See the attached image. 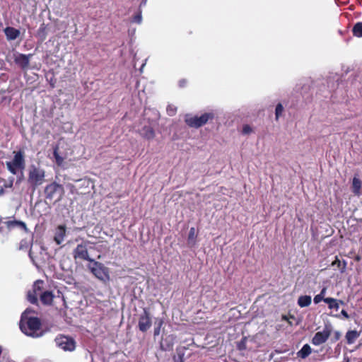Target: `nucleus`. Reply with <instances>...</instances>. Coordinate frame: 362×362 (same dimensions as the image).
<instances>
[{"instance_id":"1","label":"nucleus","mask_w":362,"mask_h":362,"mask_svg":"<svg viewBox=\"0 0 362 362\" xmlns=\"http://www.w3.org/2000/svg\"><path fill=\"white\" fill-rule=\"evenodd\" d=\"M41 321L37 317H30L25 320H21L20 328L28 336L39 337L42 335L41 332Z\"/></svg>"},{"instance_id":"2","label":"nucleus","mask_w":362,"mask_h":362,"mask_svg":"<svg viewBox=\"0 0 362 362\" xmlns=\"http://www.w3.org/2000/svg\"><path fill=\"white\" fill-rule=\"evenodd\" d=\"M87 267L92 274L99 280L107 281L110 279L109 269L103 263L93 259L90 260Z\"/></svg>"},{"instance_id":"3","label":"nucleus","mask_w":362,"mask_h":362,"mask_svg":"<svg viewBox=\"0 0 362 362\" xmlns=\"http://www.w3.org/2000/svg\"><path fill=\"white\" fill-rule=\"evenodd\" d=\"M64 193V187L58 182H51L46 186L45 194L47 199L53 200L54 202L62 199Z\"/></svg>"},{"instance_id":"4","label":"nucleus","mask_w":362,"mask_h":362,"mask_svg":"<svg viewBox=\"0 0 362 362\" xmlns=\"http://www.w3.org/2000/svg\"><path fill=\"white\" fill-rule=\"evenodd\" d=\"M90 244V243L88 240L78 244L72 253L74 259L88 261L89 262H90V260H93V259L90 257L88 254V250L93 248V247L89 246Z\"/></svg>"},{"instance_id":"5","label":"nucleus","mask_w":362,"mask_h":362,"mask_svg":"<svg viewBox=\"0 0 362 362\" xmlns=\"http://www.w3.org/2000/svg\"><path fill=\"white\" fill-rule=\"evenodd\" d=\"M6 165L8 170L13 174H16L19 170L23 169L25 161L23 153L21 151L16 152L13 159L11 161L7 162Z\"/></svg>"},{"instance_id":"6","label":"nucleus","mask_w":362,"mask_h":362,"mask_svg":"<svg viewBox=\"0 0 362 362\" xmlns=\"http://www.w3.org/2000/svg\"><path fill=\"white\" fill-rule=\"evenodd\" d=\"M54 341L57 345L65 351H73L76 349V341L71 337L59 335Z\"/></svg>"},{"instance_id":"7","label":"nucleus","mask_w":362,"mask_h":362,"mask_svg":"<svg viewBox=\"0 0 362 362\" xmlns=\"http://www.w3.org/2000/svg\"><path fill=\"white\" fill-rule=\"evenodd\" d=\"M214 118V114L211 112L204 113L200 117H187L185 122L192 127L198 128L205 124L209 119Z\"/></svg>"},{"instance_id":"8","label":"nucleus","mask_w":362,"mask_h":362,"mask_svg":"<svg viewBox=\"0 0 362 362\" xmlns=\"http://www.w3.org/2000/svg\"><path fill=\"white\" fill-rule=\"evenodd\" d=\"M332 333V326L326 325L323 331L317 332L313 337L311 342L315 346L321 345L327 341Z\"/></svg>"},{"instance_id":"9","label":"nucleus","mask_w":362,"mask_h":362,"mask_svg":"<svg viewBox=\"0 0 362 362\" xmlns=\"http://www.w3.org/2000/svg\"><path fill=\"white\" fill-rule=\"evenodd\" d=\"M152 325L150 312L148 308L143 310V313L139 317L138 327L141 332H146Z\"/></svg>"},{"instance_id":"10","label":"nucleus","mask_w":362,"mask_h":362,"mask_svg":"<svg viewBox=\"0 0 362 362\" xmlns=\"http://www.w3.org/2000/svg\"><path fill=\"white\" fill-rule=\"evenodd\" d=\"M44 281L42 280H37L33 285V289L28 291L27 294L28 300L32 304H37V296H40L42 291V285Z\"/></svg>"},{"instance_id":"11","label":"nucleus","mask_w":362,"mask_h":362,"mask_svg":"<svg viewBox=\"0 0 362 362\" xmlns=\"http://www.w3.org/2000/svg\"><path fill=\"white\" fill-rule=\"evenodd\" d=\"M29 177L30 181H40L45 177V171L40 166L32 165L30 168Z\"/></svg>"},{"instance_id":"12","label":"nucleus","mask_w":362,"mask_h":362,"mask_svg":"<svg viewBox=\"0 0 362 362\" xmlns=\"http://www.w3.org/2000/svg\"><path fill=\"white\" fill-rule=\"evenodd\" d=\"M32 54L25 55L23 54H16L14 60L22 69H27L29 66L30 59Z\"/></svg>"},{"instance_id":"13","label":"nucleus","mask_w":362,"mask_h":362,"mask_svg":"<svg viewBox=\"0 0 362 362\" xmlns=\"http://www.w3.org/2000/svg\"><path fill=\"white\" fill-rule=\"evenodd\" d=\"M66 228L65 225L58 226L54 232V240L57 245H60L64 240Z\"/></svg>"},{"instance_id":"14","label":"nucleus","mask_w":362,"mask_h":362,"mask_svg":"<svg viewBox=\"0 0 362 362\" xmlns=\"http://www.w3.org/2000/svg\"><path fill=\"white\" fill-rule=\"evenodd\" d=\"M54 296L52 291H45L44 292L41 291L40 294V301L43 305H50L52 304L53 299Z\"/></svg>"},{"instance_id":"15","label":"nucleus","mask_w":362,"mask_h":362,"mask_svg":"<svg viewBox=\"0 0 362 362\" xmlns=\"http://www.w3.org/2000/svg\"><path fill=\"white\" fill-rule=\"evenodd\" d=\"M359 336L360 332L357 330H349L345 335L346 343L348 344H353Z\"/></svg>"},{"instance_id":"16","label":"nucleus","mask_w":362,"mask_h":362,"mask_svg":"<svg viewBox=\"0 0 362 362\" xmlns=\"http://www.w3.org/2000/svg\"><path fill=\"white\" fill-rule=\"evenodd\" d=\"M5 35L8 40H16L20 35V31L12 27H7L4 30Z\"/></svg>"},{"instance_id":"17","label":"nucleus","mask_w":362,"mask_h":362,"mask_svg":"<svg viewBox=\"0 0 362 362\" xmlns=\"http://www.w3.org/2000/svg\"><path fill=\"white\" fill-rule=\"evenodd\" d=\"M346 262L345 260L341 261L337 256L335 257V259L332 262L331 266H337L341 273H344L346 269Z\"/></svg>"},{"instance_id":"18","label":"nucleus","mask_w":362,"mask_h":362,"mask_svg":"<svg viewBox=\"0 0 362 362\" xmlns=\"http://www.w3.org/2000/svg\"><path fill=\"white\" fill-rule=\"evenodd\" d=\"M312 303V298L310 296H300L298 298V305L300 308L308 307Z\"/></svg>"},{"instance_id":"19","label":"nucleus","mask_w":362,"mask_h":362,"mask_svg":"<svg viewBox=\"0 0 362 362\" xmlns=\"http://www.w3.org/2000/svg\"><path fill=\"white\" fill-rule=\"evenodd\" d=\"M312 352V349L310 346L308 344H304L301 349L298 351L297 355L298 357L301 358H305L308 357Z\"/></svg>"},{"instance_id":"20","label":"nucleus","mask_w":362,"mask_h":362,"mask_svg":"<svg viewBox=\"0 0 362 362\" xmlns=\"http://www.w3.org/2000/svg\"><path fill=\"white\" fill-rule=\"evenodd\" d=\"M325 303H326L328 305V308L330 310H338L339 306L337 303V299L331 297L326 298L325 299Z\"/></svg>"},{"instance_id":"21","label":"nucleus","mask_w":362,"mask_h":362,"mask_svg":"<svg viewBox=\"0 0 362 362\" xmlns=\"http://www.w3.org/2000/svg\"><path fill=\"white\" fill-rule=\"evenodd\" d=\"M141 134L148 139H152L155 136L154 131L151 127H144Z\"/></svg>"},{"instance_id":"22","label":"nucleus","mask_w":362,"mask_h":362,"mask_svg":"<svg viewBox=\"0 0 362 362\" xmlns=\"http://www.w3.org/2000/svg\"><path fill=\"white\" fill-rule=\"evenodd\" d=\"M196 239H197V235L195 233V228L194 227H192L189 229L188 238H187V243L188 245L191 246H194L196 244Z\"/></svg>"},{"instance_id":"23","label":"nucleus","mask_w":362,"mask_h":362,"mask_svg":"<svg viewBox=\"0 0 362 362\" xmlns=\"http://www.w3.org/2000/svg\"><path fill=\"white\" fill-rule=\"evenodd\" d=\"M206 298H209V300L206 303H204L205 308L209 309H215L217 307V300H215L214 296H211V297L207 296Z\"/></svg>"},{"instance_id":"24","label":"nucleus","mask_w":362,"mask_h":362,"mask_svg":"<svg viewBox=\"0 0 362 362\" xmlns=\"http://www.w3.org/2000/svg\"><path fill=\"white\" fill-rule=\"evenodd\" d=\"M362 182H352L351 189L353 193L359 197L361 193Z\"/></svg>"},{"instance_id":"25","label":"nucleus","mask_w":362,"mask_h":362,"mask_svg":"<svg viewBox=\"0 0 362 362\" xmlns=\"http://www.w3.org/2000/svg\"><path fill=\"white\" fill-rule=\"evenodd\" d=\"M354 35L358 37H362V23H357L353 28Z\"/></svg>"},{"instance_id":"26","label":"nucleus","mask_w":362,"mask_h":362,"mask_svg":"<svg viewBox=\"0 0 362 362\" xmlns=\"http://www.w3.org/2000/svg\"><path fill=\"white\" fill-rule=\"evenodd\" d=\"M184 355L183 350L177 349V355L174 356V361L184 362Z\"/></svg>"},{"instance_id":"27","label":"nucleus","mask_w":362,"mask_h":362,"mask_svg":"<svg viewBox=\"0 0 362 362\" xmlns=\"http://www.w3.org/2000/svg\"><path fill=\"white\" fill-rule=\"evenodd\" d=\"M284 111V107L281 103H279L275 110V116L276 119L278 120L279 117L282 115V112Z\"/></svg>"},{"instance_id":"28","label":"nucleus","mask_w":362,"mask_h":362,"mask_svg":"<svg viewBox=\"0 0 362 362\" xmlns=\"http://www.w3.org/2000/svg\"><path fill=\"white\" fill-rule=\"evenodd\" d=\"M252 132H253L252 128L250 125L245 124L243 126V130H242V132L243 134L248 135V134H251Z\"/></svg>"},{"instance_id":"29","label":"nucleus","mask_w":362,"mask_h":362,"mask_svg":"<svg viewBox=\"0 0 362 362\" xmlns=\"http://www.w3.org/2000/svg\"><path fill=\"white\" fill-rule=\"evenodd\" d=\"M341 337V334L339 331H334L333 333V337L331 338V341L336 342L337 341L339 340V339Z\"/></svg>"},{"instance_id":"30","label":"nucleus","mask_w":362,"mask_h":362,"mask_svg":"<svg viewBox=\"0 0 362 362\" xmlns=\"http://www.w3.org/2000/svg\"><path fill=\"white\" fill-rule=\"evenodd\" d=\"M167 112L170 116H173L176 112V107L173 105H169L167 107Z\"/></svg>"},{"instance_id":"31","label":"nucleus","mask_w":362,"mask_h":362,"mask_svg":"<svg viewBox=\"0 0 362 362\" xmlns=\"http://www.w3.org/2000/svg\"><path fill=\"white\" fill-rule=\"evenodd\" d=\"M325 298H322V297L321 296V295L317 294V295H316V296L314 297L313 301H314V303H315V304H318L319 303H320V302H321V301H322V300L325 302Z\"/></svg>"},{"instance_id":"32","label":"nucleus","mask_w":362,"mask_h":362,"mask_svg":"<svg viewBox=\"0 0 362 362\" xmlns=\"http://www.w3.org/2000/svg\"><path fill=\"white\" fill-rule=\"evenodd\" d=\"M134 21L137 23H141L142 21V16L141 13H139L138 15L135 16L134 18Z\"/></svg>"},{"instance_id":"33","label":"nucleus","mask_w":362,"mask_h":362,"mask_svg":"<svg viewBox=\"0 0 362 362\" xmlns=\"http://www.w3.org/2000/svg\"><path fill=\"white\" fill-rule=\"evenodd\" d=\"M162 325V322H160L159 325L154 329V336H158L160 334V327Z\"/></svg>"},{"instance_id":"34","label":"nucleus","mask_w":362,"mask_h":362,"mask_svg":"<svg viewBox=\"0 0 362 362\" xmlns=\"http://www.w3.org/2000/svg\"><path fill=\"white\" fill-rule=\"evenodd\" d=\"M341 315L346 318V319H349V315L348 314V313L345 310H342L341 311Z\"/></svg>"},{"instance_id":"35","label":"nucleus","mask_w":362,"mask_h":362,"mask_svg":"<svg viewBox=\"0 0 362 362\" xmlns=\"http://www.w3.org/2000/svg\"><path fill=\"white\" fill-rule=\"evenodd\" d=\"M161 348L163 349V350H170V349H172L173 348V344H168L167 347L166 348H164L163 347V345L161 344L160 345Z\"/></svg>"},{"instance_id":"36","label":"nucleus","mask_w":362,"mask_h":362,"mask_svg":"<svg viewBox=\"0 0 362 362\" xmlns=\"http://www.w3.org/2000/svg\"><path fill=\"white\" fill-rule=\"evenodd\" d=\"M325 293H326V288H323L321 290V291H320V293H319V295H321V296H322V298H325Z\"/></svg>"},{"instance_id":"37","label":"nucleus","mask_w":362,"mask_h":362,"mask_svg":"<svg viewBox=\"0 0 362 362\" xmlns=\"http://www.w3.org/2000/svg\"><path fill=\"white\" fill-rule=\"evenodd\" d=\"M337 303H338L339 306L340 305H345L344 301H343L342 300L337 299Z\"/></svg>"},{"instance_id":"38","label":"nucleus","mask_w":362,"mask_h":362,"mask_svg":"<svg viewBox=\"0 0 362 362\" xmlns=\"http://www.w3.org/2000/svg\"><path fill=\"white\" fill-rule=\"evenodd\" d=\"M23 243H26V241H25V240H22V241L21 242L19 249H22V248H23V246H25V244H23Z\"/></svg>"},{"instance_id":"39","label":"nucleus","mask_w":362,"mask_h":362,"mask_svg":"<svg viewBox=\"0 0 362 362\" xmlns=\"http://www.w3.org/2000/svg\"><path fill=\"white\" fill-rule=\"evenodd\" d=\"M54 156H55V158L57 160L58 163H59L60 161H62V159L57 156V153L54 152Z\"/></svg>"},{"instance_id":"40","label":"nucleus","mask_w":362,"mask_h":362,"mask_svg":"<svg viewBox=\"0 0 362 362\" xmlns=\"http://www.w3.org/2000/svg\"><path fill=\"white\" fill-rule=\"evenodd\" d=\"M13 185V182H8V184H5V187H11Z\"/></svg>"},{"instance_id":"41","label":"nucleus","mask_w":362,"mask_h":362,"mask_svg":"<svg viewBox=\"0 0 362 362\" xmlns=\"http://www.w3.org/2000/svg\"><path fill=\"white\" fill-rule=\"evenodd\" d=\"M349 361H350V360H349V357H344V361L343 362H349Z\"/></svg>"},{"instance_id":"42","label":"nucleus","mask_w":362,"mask_h":362,"mask_svg":"<svg viewBox=\"0 0 362 362\" xmlns=\"http://www.w3.org/2000/svg\"><path fill=\"white\" fill-rule=\"evenodd\" d=\"M4 193V189L1 188L0 189V195H1Z\"/></svg>"},{"instance_id":"43","label":"nucleus","mask_w":362,"mask_h":362,"mask_svg":"<svg viewBox=\"0 0 362 362\" xmlns=\"http://www.w3.org/2000/svg\"><path fill=\"white\" fill-rule=\"evenodd\" d=\"M353 181L356 182V181H358V180L356 177H354Z\"/></svg>"},{"instance_id":"44","label":"nucleus","mask_w":362,"mask_h":362,"mask_svg":"<svg viewBox=\"0 0 362 362\" xmlns=\"http://www.w3.org/2000/svg\"><path fill=\"white\" fill-rule=\"evenodd\" d=\"M359 259H360V257H359L358 256H357V257H356V260L358 261Z\"/></svg>"},{"instance_id":"45","label":"nucleus","mask_w":362,"mask_h":362,"mask_svg":"<svg viewBox=\"0 0 362 362\" xmlns=\"http://www.w3.org/2000/svg\"><path fill=\"white\" fill-rule=\"evenodd\" d=\"M35 184H41L42 182H35Z\"/></svg>"},{"instance_id":"46","label":"nucleus","mask_w":362,"mask_h":362,"mask_svg":"<svg viewBox=\"0 0 362 362\" xmlns=\"http://www.w3.org/2000/svg\"><path fill=\"white\" fill-rule=\"evenodd\" d=\"M239 349H243V348L240 346V345L239 346Z\"/></svg>"}]
</instances>
